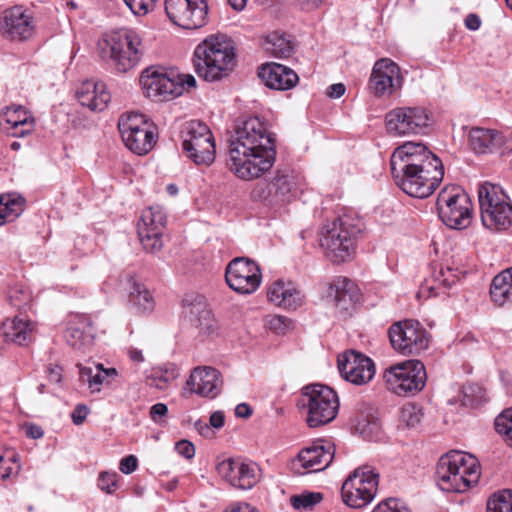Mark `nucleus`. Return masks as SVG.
Here are the masks:
<instances>
[{
    "instance_id": "56",
    "label": "nucleus",
    "mask_w": 512,
    "mask_h": 512,
    "mask_svg": "<svg viewBox=\"0 0 512 512\" xmlns=\"http://www.w3.org/2000/svg\"><path fill=\"white\" fill-rule=\"evenodd\" d=\"M175 449L181 456L191 459L195 455V446L188 440H180L176 443Z\"/></svg>"
},
{
    "instance_id": "12",
    "label": "nucleus",
    "mask_w": 512,
    "mask_h": 512,
    "mask_svg": "<svg viewBox=\"0 0 512 512\" xmlns=\"http://www.w3.org/2000/svg\"><path fill=\"white\" fill-rule=\"evenodd\" d=\"M397 186L407 195L415 198H427L438 187L444 176V166H429L407 171L391 172Z\"/></svg>"
},
{
    "instance_id": "26",
    "label": "nucleus",
    "mask_w": 512,
    "mask_h": 512,
    "mask_svg": "<svg viewBox=\"0 0 512 512\" xmlns=\"http://www.w3.org/2000/svg\"><path fill=\"white\" fill-rule=\"evenodd\" d=\"M76 98L91 111H103L111 101V94L104 82L87 79L77 88Z\"/></svg>"
},
{
    "instance_id": "45",
    "label": "nucleus",
    "mask_w": 512,
    "mask_h": 512,
    "mask_svg": "<svg viewBox=\"0 0 512 512\" xmlns=\"http://www.w3.org/2000/svg\"><path fill=\"white\" fill-rule=\"evenodd\" d=\"M322 500V495L320 493H314V492H306L302 493L300 495H294L291 497V505L295 509H309L315 506L316 504L320 503Z\"/></svg>"
},
{
    "instance_id": "53",
    "label": "nucleus",
    "mask_w": 512,
    "mask_h": 512,
    "mask_svg": "<svg viewBox=\"0 0 512 512\" xmlns=\"http://www.w3.org/2000/svg\"><path fill=\"white\" fill-rule=\"evenodd\" d=\"M439 283H441L446 288H451L459 281V275L450 267H447L446 270L441 269L440 274L437 278Z\"/></svg>"
},
{
    "instance_id": "10",
    "label": "nucleus",
    "mask_w": 512,
    "mask_h": 512,
    "mask_svg": "<svg viewBox=\"0 0 512 512\" xmlns=\"http://www.w3.org/2000/svg\"><path fill=\"white\" fill-rule=\"evenodd\" d=\"M379 484V474L370 466L356 468L343 482L341 495L343 502L351 508H362L375 497Z\"/></svg>"
},
{
    "instance_id": "1",
    "label": "nucleus",
    "mask_w": 512,
    "mask_h": 512,
    "mask_svg": "<svg viewBox=\"0 0 512 512\" xmlns=\"http://www.w3.org/2000/svg\"><path fill=\"white\" fill-rule=\"evenodd\" d=\"M275 159V139L267 125L258 117L244 121L230 141V171L241 180H254L269 171Z\"/></svg>"
},
{
    "instance_id": "5",
    "label": "nucleus",
    "mask_w": 512,
    "mask_h": 512,
    "mask_svg": "<svg viewBox=\"0 0 512 512\" xmlns=\"http://www.w3.org/2000/svg\"><path fill=\"white\" fill-rule=\"evenodd\" d=\"M478 199L485 227L504 231L512 226V203L499 185L490 182L480 184Z\"/></svg>"
},
{
    "instance_id": "64",
    "label": "nucleus",
    "mask_w": 512,
    "mask_h": 512,
    "mask_svg": "<svg viewBox=\"0 0 512 512\" xmlns=\"http://www.w3.org/2000/svg\"><path fill=\"white\" fill-rule=\"evenodd\" d=\"M225 512H256L248 503H236L231 505Z\"/></svg>"
},
{
    "instance_id": "29",
    "label": "nucleus",
    "mask_w": 512,
    "mask_h": 512,
    "mask_svg": "<svg viewBox=\"0 0 512 512\" xmlns=\"http://www.w3.org/2000/svg\"><path fill=\"white\" fill-rule=\"evenodd\" d=\"M257 75L266 87L280 91L295 87L299 81L289 66H259Z\"/></svg>"
},
{
    "instance_id": "54",
    "label": "nucleus",
    "mask_w": 512,
    "mask_h": 512,
    "mask_svg": "<svg viewBox=\"0 0 512 512\" xmlns=\"http://www.w3.org/2000/svg\"><path fill=\"white\" fill-rule=\"evenodd\" d=\"M9 300L13 306L21 308L30 302V293L28 291L13 289L10 291Z\"/></svg>"
},
{
    "instance_id": "46",
    "label": "nucleus",
    "mask_w": 512,
    "mask_h": 512,
    "mask_svg": "<svg viewBox=\"0 0 512 512\" xmlns=\"http://www.w3.org/2000/svg\"><path fill=\"white\" fill-rule=\"evenodd\" d=\"M495 429L512 444V408L503 411L496 417Z\"/></svg>"
},
{
    "instance_id": "9",
    "label": "nucleus",
    "mask_w": 512,
    "mask_h": 512,
    "mask_svg": "<svg viewBox=\"0 0 512 512\" xmlns=\"http://www.w3.org/2000/svg\"><path fill=\"white\" fill-rule=\"evenodd\" d=\"M383 378L388 390L398 396H408L424 388L427 375L421 361L406 360L387 368Z\"/></svg>"
},
{
    "instance_id": "44",
    "label": "nucleus",
    "mask_w": 512,
    "mask_h": 512,
    "mask_svg": "<svg viewBox=\"0 0 512 512\" xmlns=\"http://www.w3.org/2000/svg\"><path fill=\"white\" fill-rule=\"evenodd\" d=\"M422 417L421 407L413 403L404 405L400 412V421L407 427H415L421 422Z\"/></svg>"
},
{
    "instance_id": "39",
    "label": "nucleus",
    "mask_w": 512,
    "mask_h": 512,
    "mask_svg": "<svg viewBox=\"0 0 512 512\" xmlns=\"http://www.w3.org/2000/svg\"><path fill=\"white\" fill-rule=\"evenodd\" d=\"M166 214L160 206H151L145 209L138 221L137 228H142V234L147 236L146 229H165Z\"/></svg>"
},
{
    "instance_id": "27",
    "label": "nucleus",
    "mask_w": 512,
    "mask_h": 512,
    "mask_svg": "<svg viewBox=\"0 0 512 512\" xmlns=\"http://www.w3.org/2000/svg\"><path fill=\"white\" fill-rule=\"evenodd\" d=\"M95 336V329L90 317L82 314L71 315L65 333L67 343L79 350L90 347Z\"/></svg>"
},
{
    "instance_id": "34",
    "label": "nucleus",
    "mask_w": 512,
    "mask_h": 512,
    "mask_svg": "<svg viewBox=\"0 0 512 512\" xmlns=\"http://www.w3.org/2000/svg\"><path fill=\"white\" fill-rule=\"evenodd\" d=\"M262 47L276 58H287L293 51L290 35L281 31H272L263 36Z\"/></svg>"
},
{
    "instance_id": "22",
    "label": "nucleus",
    "mask_w": 512,
    "mask_h": 512,
    "mask_svg": "<svg viewBox=\"0 0 512 512\" xmlns=\"http://www.w3.org/2000/svg\"><path fill=\"white\" fill-rule=\"evenodd\" d=\"M219 475L231 486L239 489H251L260 480L261 471L254 462L228 458L217 465Z\"/></svg>"
},
{
    "instance_id": "35",
    "label": "nucleus",
    "mask_w": 512,
    "mask_h": 512,
    "mask_svg": "<svg viewBox=\"0 0 512 512\" xmlns=\"http://www.w3.org/2000/svg\"><path fill=\"white\" fill-rule=\"evenodd\" d=\"M490 296L498 306L512 303V267L494 277L490 287Z\"/></svg>"
},
{
    "instance_id": "25",
    "label": "nucleus",
    "mask_w": 512,
    "mask_h": 512,
    "mask_svg": "<svg viewBox=\"0 0 512 512\" xmlns=\"http://www.w3.org/2000/svg\"><path fill=\"white\" fill-rule=\"evenodd\" d=\"M186 387L191 393L203 398L213 399L222 391L223 378L214 367L197 366L192 369L186 381Z\"/></svg>"
},
{
    "instance_id": "8",
    "label": "nucleus",
    "mask_w": 512,
    "mask_h": 512,
    "mask_svg": "<svg viewBox=\"0 0 512 512\" xmlns=\"http://www.w3.org/2000/svg\"><path fill=\"white\" fill-rule=\"evenodd\" d=\"M118 128L125 146L137 155L147 154L156 144L155 128L144 114L134 111L122 114Z\"/></svg>"
},
{
    "instance_id": "14",
    "label": "nucleus",
    "mask_w": 512,
    "mask_h": 512,
    "mask_svg": "<svg viewBox=\"0 0 512 512\" xmlns=\"http://www.w3.org/2000/svg\"><path fill=\"white\" fill-rule=\"evenodd\" d=\"M386 128L393 136L421 134L430 124V115L422 107H398L385 117Z\"/></svg>"
},
{
    "instance_id": "40",
    "label": "nucleus",
    "mask_w": 512,
    "mask_h": 512,
    "mask_svg": "<svg viewBox=\"0 0 512 512\" xmlns=\"http://www.w3.org/2000/svg\"><path fill=\"white\" fill-rule=\"evenodd\" d=\"M139 241L143 249L148 253H157L163 247L164 229L150 228L146 229L147 236L142 234V228H137Z\"/></svg>"
},
{
    "instance_id": "47",
    "label": "nucleus",
    "mask_w": 512,
    "mask_h": 512,
    "mask_svg": "<svg viewBox=\"0 0 512 512\" xmlns=\"http://www.w3.org/2000/svg\"><path fill=\"white\" fill-rule=\"evenodd\" d=\"M353 286V282L346 278L337 281V284H335V302L337 307H340L343 310L347 309V307L345 306V304L347 303V297L349 298V300H351V296L348 295L347 293L351 291Z\"/></svg>"
},
{
    "instance_id": "20",
    "label": "nucleus",
    "mask_w": 512,
    "mask_h": 512,
    "mask_svg": "<svg viewBox=\"0 0 512 512\" xmlns=\"http://www.w3.org/2000/svg\"><path fill=\"white\" fill-rule=\"evenodd\" d=\"M335 455V446L329 441L320 440L302 449L292 462L295 473L304 475L326 469Z\"/></svg>"
},
{
    "instance_id": "4",
    "label": "nucleus",
    "mask_w": 512,
    "mask_h": 512,
    "mask_svg": "<svg viewBox=\"0 0 512 512\" xmlns=\"http://www.w3.org/2000/svg\"><path fill=\"white\" fill-rule=\"evenodd\" d=\"M360 228L347 215L340 216L322 227L320 245L333 263L349 260L355 252V238Z\"/></svg>"
},
{
    "instance_id": "37",
    "label": "nucleus",
    "mask_w": 512,
    "mask_h": 512,
    "mask_svg": "<svg viewBox=\"0 0 512 512\" xmlns=\"http://www.w3.org/2000/svg\"><path fill=\"white\" fill-rule=\"evenodd\" d=\"M32 327L28 320L15 317L4 323V335L8 341L25 345L31 340Z\"/></svg>"
},
{
    "instance_id": "63",
    "label": "nucleus",
    "mask_w": 512,
    "mask_h": 512,
    "mask_svg": "<svg viewBox=\"0 0 512 512\" xmlns=\"http://www.w3.org/2000/svg\"><path fill=\"white\" fill-rule=\"evenodd\" d=\"M48 378L51 382L59 383L62 378V368L58 365H50L48 367Z\"/></svg>"
},
{
    "instance_id": "15",
    "label": "nucleus",
    "mask_w": 512,
    "mask_h": 512,
    "mask_svg": "<svg viewBox=\"0 0 512 512\" xmlns=\"http://www.w3.org/2000/svg\"><path fill=\"white\" fill-rule=\"evenodd\" d=\"M443 164L422 142L407 141L395 148L391 155V172L407 171L409 169L427 168Z\"/></svg>"
},
{
    "instance_id": "42",
    "label": "nucleus",
    "mask_w": 512,
    "mask_h": 512,
    "mask_svg": "<svg viewBox=\"0 0 512 512\" xmlns=\"http://www.w3.org/2000/svg\"><path fill=\"white\" fill-rule=\"evenodd\" d=\"M233 66H196V73L199 78L207 82L219 81L230 75Z\"/></svg>"
},
{
    "instance_id": "58",
    "label": "nucleus",
    "mask_w": 512,
    "mask_h": 512,
    "mask_svg": "<svg viewBox=\"0 0 512 512\" xmlns=\"http://www.w3.org/2000/svg\"><path fill=\"white\" fill-rule=\"evenodd\" d=\"M88 412V408L85 405H77L71 414L73 423L75 425H81L85 421Z\"/></svg>"
},
{
    "instance_id": "33",
    "label": "nucleus",
    "mask_w": 512,
    "mask_h": 512,
    "mask_svg": "<svg viewBox=\"0 0 512 512\" xmlns=\"http://www.w3.org/2000/svg\"><path fill=\"white\" fill-rule=\"evenodd\" d=\"M182 313L203 330L212 327L213 318L210 310L206 308L203 298L200 296L186 297L183 299Z\"/></svg>"
},
{
    "instance_id": "17",
    "label": "nucleus",
    "mask_w": 512,
    "mask_h": 512,
    "mask_svg": "<svg viewBox=\"0 0 512 512\" xmlns=\"http://www.w3.org/2000/svg\"><path fill=\"white\" fill-rule=\"evenodd\" d=\"M0 34L11 42H27L36 35V23L31 11L21 5L6 9L0 18Z\"/></svg>"
},
{
    "instance_id": "19",
    "label": "nucleus",
    "mask_w": 512,
    "mask_h": 512,
    "mask_svg": "<svg viewBox=\"0 0 512 512\" xmlns=\"http://www.w3.org/2000/svg\"><path fill=\"white\" fill-rule=\"evenodd\" d=\"M228 286L240 294H252L260 286L262 274L253 260L237 257L229 262L225 271Z\"/></svg>"
},
{
    "instance_id": "41",
    "label": "nucleus",
    "mask_w": 512,
    "mask_h": 512,
    "mask_svg": "<svg viewBox=\"0 0 512 512\" xmlns=\"http://www.w3.org/2000/svg\"><path fill=\"white\" fill-rule=\"evenodd\" d=\"M487 512H512V490L494 493L487 501Z\"/></svg>"
},
{
    "instance_id": "51",
    "label": "nucleus",
    "mask_w": 512,
    "mask_h": 512,
    "mask_svg": "<svg viewBox=\"0 0 512 512\" xmlns=\"http://www.w3.org/2000/svg\"><path fill=\"white\" fill-rule=\"evenodd\" d=\"M117 473L101 472L98 478V487L106 493H113L117 489Z\"/></svg>"
},
{
    "instance_id": "21",
    "label": "nucleus",
    "mask_w": 512,
    "mask_h": 512,
    "mask_svg": "<svg viewBox=\"0 0 512 512\" xmlns=\"http://www.w3.org/2000/svg\"><path fill=\"white\" fill-rule=\"evenodd\" d=\"M295 187L296 182L290 172L278 171L269 183H258L251 196L269 205H280L290 201Z\"/></svg>"
},
{
    "instance_id": "52",
    "label": "nucleus",
    "mask_w": 512,
    "mask_h": 512,
    "mask_svg": "<svg viewBox=\"0 0 512 512\" xmlns=\"http://www.w3.org/2000/svg\"><path fill=\"white\" fill-rule=\"evenodd\" d=\"M135 15H146L155 4L156 0H123Z\"/></svg>"
},
{
    "instance_id": "30",
    "label": "nucleus",
    "mask_w": 512,
    "mask_h": 512,
    "mask_svg": "<svg viewBox=\"0 0 512 512\" xmlns=\"http://www.w3.org/2000/svg\"><path fill=\"white\" fill-rule=\"evenodd\" d=\"M369 85L377 97L391 95L401 86L399 66H374Z\"/></svg>"
},
{
    "instance_id": "32",
    "label": "nucleus",
    "mask_w": 512,
    "mask_h": 512,
    "mask_svg": "<svg viewBox=\"0 0 512 512\" xmlns=\"http://www.w3.org/2000/svg\"><path fill=\"white\" fill-rule=\"evenodd\" d=\"M503 143V135L496 130L477 127L469 132V144L476 153L491 152Z\"/></svg>"
},
{
    "instance_id": "31",
    "label": "nucleus",
    "mask_w": 512,
    "mask_h": 512,
    "mask_svg": "<svg viewBox=\"0 0 512 512\" xmlns=\"http://www.w3.org/2000/svg\"><path fill=\"white\" fill-rule=\"evenodd\" d=\"M126 288L129 292V302L142 312H151L155 307V300L146 285L135 274L125 276Z\"/></svg>"
},
{
    "instance_id": "28",
    "label": "nucleus",
    "mask_w": 512,
    "mask_h": 512,
    "mask_svg": "<svg viewBox=\"0 0 512 512\" xmlns=\"http://www.w3.org/2000/svg\"><path fill=\"white\" fill-rule=\"evenodd\" d=\"M267 298L275 306L296 310L303 304L304 296L294 283L278 279L268 287Z\"/></svg>"
},
{
    "instance_id": "55",
    "label": "nucleus",
    "mask_w": 512,
    "mask_h": 512,
    "mask_svg": "<svg viewBox=\"0 0 512 512\" xmlns=\"http://www.w3.org/2000/svg\"><path fill=\"white\" fill-rule=\"evenodd\" d=\"M168 414V407L164 403H156L150 408V418L153 422L161 424Z\"/></svg>"
},
{
    "instance_id": "18",
    "label": "nucleus",
    "mask_w": 512,
    "mask_h": 512,
    "mask_svg": "<svg viewBox=\"0 0 512 512\" xmlns=\"http://www.w3.org/2000/svg\"><path fill=\"white\" fill-rule=\"evenodd\" d=\"M169 20L183 29H198L207 23L206 0H165Z\"/></svg>"
},
{
    "instance_id": "11",
    "label": "nucleus",
    "mask_w": 512,
    "mask_h": 512,
    "mask_svg": "<svg viewBox=\"0 0 512 512\" xmlns=\"http://www.w3.org/2000/svg\"><path fill=\"white\" fill-rule=\"evenodd\" d=\"M182 134V147L190 160L196 165L204 166H209L214 162L215 140L205 123L198 120L189 121L185 124Z\"/></svg>"
},
{
    "instance_id": "3",
    "label": "nucleus",
    "mask_w": 512,
    "mask_h": 512,
    "mask_svg": "<svg viewBox=\"0 0 512 512\" xmlns=\"http://www.w3.org/2000/svg\"><path fill=\"white\" fill-rule=\"evenodd\" d=\"M143 94L156 102H168L181 96L184 91L196 88V79L191 74H168L147 66L140 75Z\"/></svg>"
},
{
    "instance_id": "61",
    "label": "nucleus",
    "mask_w": 512,
    "mask_h": 512,
    "mask_svg": "<svg viewBox=\"0 0 512 512\" xmlns=\"http://www.w3.org/2000/svg\"><path fill=\"white\" fill-rule=\"evenodd\" d=\"M346 87L343 83H335L327 89V96L329 98H340L344 95Z\"/></svg>"
},
{
    "instance_id": "50",
    "label": "nucleus",
    "mask_w": 512,
    "mask_h": 512,
    "mask_svg": "<svg viewBox=\"0 0 512 512\" xmlns=\"http://www.w3.org/2000/svg\"><path fill=\"white\" fill-rule=\"evenodd\" d=\"M290 324L291 321L285 316L270 315L266 318V326L278 334L285 333Z\"/></svg>"
},
{
    "instance_id": "23",
    "label": "nucleus",
    "mask_w": 512,
    "mask_h": 512,
    "mask_svg": "<svg viewBox=\"0 0 512 512\" xmlns=\"http://www.w3.org/2000/svg\"><path fill=\"white\" fill-rule=\"evenodd\" d=\"M341 376L355 385H363L372 380L375 374L373 361L356 351H348L338 357Z\"/></svg>"
},
{
    "instance_id": "2",
    "label": "nucleus",
    "mask_w": 512,
    "mask_h": 512,
    "mask_svg": "<svg viewBox=\"0 0 512 512\" xmlns=\"http://www.w3.org/2000/svg\"><path fill=\"white\" fill-rule=\"evenodd\" d=\"M436 477L442 490L463 493L478 483L480 465L471 454L450 451L439 459Z\"/></svg>"
},
{
    "instance_id": "60",
    "label": "nucleus",
    "mask_w": 512,
    "mask_h": 512,
    "mask_svg": "<svg viewBox=\"0 0 512 512\" xmlns=\"http://www.w3.org/2000/svg\"><path fill=\"white\" fill-rule=\"evenodd\" d=\"M78 368L80 380L89 386L95 374V368L93 369L92 367L83 366L81 364L78 365Z\"/></svg>"
},
{
    "instance_id": "48",
    "label": "nucleus",
    "mask_w": 512,
    "mask_h": 512,
    "mask_svg": "<svg viewBox=\"0 0 512 512\" xmlns=\"http://www.w3.org/2000/svg\"><path fill=\"white\" fill-rule=\"evenodd\" d=\"M172 378L173 376L168 375L167 370L163 372L161 369H158L154 370L152 374L147 377L146 382L148 386L163 391L169 387Z\"/></svg>"
},
{
    "instance_id": "62",
    "label": "nucleus",
    "mask_w": 512,
    "mask_h": 512,
    "mask_svg": "<svg viewBox=\"0 0 512 512\" xmlns=\"http://www.w3.org/2000/svg\"><path fill=\"white\" fill-rule=\"evenodd\" d=\"M224 422H225V417H224L223 412H221V411L213 412L209 419V425L216 429L223 427Z\"/></svg>"
},
{
    "instance_id": "49",
    "label": "nucleus",
    "mask_w": 512,
    "mask_h": 512,
    "mask_svg": "<svg viewBox=\"0 0 512 512\" xmlns=\"http://www.w3.org/2000/svg\"><path fill=\"white\" fill-rule=\"evenodd\" d=\"M372 512H410V510L402 501L390 498L380 502Z\"/></svg>"
},
{
    "instance_id": "59",
    "label": "nucleus",
    "mask_w": 512,
    "mask_h": 512,
    "mask_svg": "<svg viewBox=\"0 0 512 512\" xmlns=\"http://www.w3.org/2000/svg\"><path fill=\"white\" fill-rule=\"evenodd\" d=\"M15 462L14 458L6 461L2 455H0V479L6 480L13 474V467L9 463Z\"/></svg>"
},
{
    "instance_id": "7",
    "label": "nucleus",
    "mask_w": 512,
    "mask_h": 512,
    "mask_svg": "<svg viewBox=\"0 0 512 512\" xmlns=\"http://www.w3.org/2000/svg\"><path fill=\"white\" fill-rule=\"evenodd\" d=\"M441 221L452 229H465L472 221V204L464 190L456 185L445 186L437 197Z\"/></svg>"
},
{
    "instance_id": "57",
    "label": "nucleus",
    "mask_w": 512,
    "mask_h": 512,
    "mask_svg": "<svg viewBox=\"0 0 512 512\" xmlns=\"http://www.w3.org/2000/svg\"><path fill=\"white\" fill-rule=\"evenodd\" d=\"M138 466V460L134 455H129L121 459L119 469L124 474L133 473Z\"/></svg>"
},
{
    "instance_id": "13",
    "label": "nucleus",
    "mask_w": 512,
    "mask_h": 512,
    "mask_svg": "<svg viewBox=\"0 0 512 512\" xmlns=\"http://www.w3.org/2000/svg\"><path fill=\"white\" fill-rule=\"evenodd\" d=\"M389 340L395 351L410 356L428 349L431 336L419 321L403 320L390 326Z\"/></svg>"
},
{
    "instance_id": "6",
    "label": "nucleus",
    "mask_w": 512,
    "mask_h": 512,
    "mask_svg": "<svg viewBox=\"0 0 512 512\" xmlns=\"http://www.w3.org/2000/svg\"><path fill=\"white\" fill-rule=\"evenodd\" d=\"M300 405L307 410L306 423L316 428L333 421L339 410L336 392L328 386L312 384L302 389Z\"/></svg>"
},
{
    "instance_id": "24",
    "label": "nucleus",
    "mask_w": 512,
    "mask_h": 512,
    "mask_svg": "<svg viewBox=\"0 0 512 512\" xmlns=\"http://www.w3.org/2000/svg\"><path fill=\"white\" fill-rule=\"evenodd\" d=\"M140 45L139 37L133 33L112 34L100 43L101 49H109L111 59L118 64H123L124 61L139 62L142 56Z\"/></svg>"
},
{
    "instance_id": "36",
    "label": "nucleus",
    "mask_w": 512,
    "mask_h": 512,
    "mask_svg": "<svg viewBox=\"0 0 512 512\" xmlns=\"http://www.w3.org/2000/svg\"><path fill=\"white\" fill-rule=\"evenodd\" d=\"M5 120L15 130L13 135L16 137L24 136L33 130V119L21 106L8 108Z\"/></svg>"
},
{
    "instance_id": "38",
    "label": "nucleus",
    "mask_w": 512,
    "mask_h": 512,
    "mask_svg": "<svg viewBox=\"0 0 512 512\" xmlns=\"http://www.w3.org/2000/svg\"><path fill=\"white\" fill-rule=\"evenodd\" d=\"M24 210V199L14 195H0V226L16 219Z\"/></svg>"
},
{
    "instance_id": "16",
    "label": "nucleus",
    "mask_w": 512,
    "mask_h": 512,
    "mask_svg": "<svg viewBox=\"0 0 512 512\" xmlns=\"http://www.w3.org/2000/svg\"><path fill=\"white\" fill-rule=\"evenodd\" d=\"M194 64H231L238 60L235 41L224 33L208 35L194 50Z\"/></svg>"
},
{
    "instance_id": "43",
    "label": "nucleus",
    "mask_w": 512,
    "mask_h": 512,
    "mask_svg": "<svg viewBox=\"0 0 512 512\" xmlns=\"http://www.w3.org/2000/svg\"><path fill=\"white\" fill-rule=\"evenodd\" d=\"M116 375L117 370L115 368L105 369L102 364H97L95 366V374L88 388L92 393L100 392L101 386L105 382H108L109 378L115 377Z\"/></svg>"
}]
</instances>
